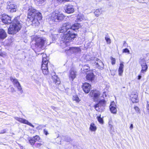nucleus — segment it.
<instances>
[{
  "instance_id": "f257e3e1",
  "label": "nucleus",
  "mask_w": 149,
  "mask_h": 149,
  "mask_svg": "<svg viewBox=\"0 0 149 149\" xmlns=\"http://www.w3.org/2000/svg\"><path fill=\"white\" fill-rule=\"evenodd\" d=\"M1 19L2 22L5 24H11L8 29V33L9 34H16L22 28V24L19 16L15 17L12 21L11 17L7 15L3 14L1 15Z\"/></svg>"
},
{
  "instance_id": "f03ea898",
  "label": "nucleus",
  "mask_w": 149,
  "mask_h": 149,
  "mask_svg": "<svg viewBox=\"0 0 149 149\" xmlns=\"http://www.w3.org/2000/svg\"><path fill=\"white\" fill-rule=\"evenodd\" d=\"M42 13L33 7H31L27 10V20L31 25L35 27L38 26L40 21L42 20Z\"/></svg>"
},
{
  "instance_id": "7ed1b4c3",
  "label": "nucleus",
  "mask_w": 149,
  "mask_h": 149,
  "mask_svg": "<svg viewBox=\"0 0 149 149\" xmlns=\"http://www.w3.org/2000/svg\"><path fill=\"white\" fill-rule=\"evenodd\" d=\"M32 41L34 42L31 45V47L34 51H37L39 49H44L45 45L47 44V41L45 38L39 37L37 36L33 38Z\"/></svg>"
},
{
  "instance_id": "20e7f679",
  "label": "nucleus",
  "mask_w": 149,
  "mask_h": 149,
  "mask_svg": "<svg viewBox=\"0 0 149 149\" xmlns=\"http://www.w3.org/2000/svg\"><path fill=\"white\" fill-rule=\"evenodd\" d=\"M81 25L79 23H75L71 25L69 22L63 23L62 26L58 30V32L63 33H65L66 32L69 30L75 31L80 28Z\"/></svg>"
},
{
  "instance_id": "39448f33",
  "label": "nucleus",
  "mask_w": 149,
  "mask_h": 149,
  "mask_svg": "<svg viewBox=\"0 0 149 149\" xmlns=\"http://www.w3.org/2000/svg\"><path fill=\"white\" fill-rule=\"evenodd\" d=\"M41 139L38 135H36L32 137H30L28 139L29 143L32 146L35 145L36 148L40 149L44 146V142L40 141Z\"/></svg>"
},
{
  "instance_id": "423d86ee",
  "label": "nucleus",
  "mask_w": 149,
  "mask_h": 149,
  "mask_svg": "<svg viewBox=\"0 0 149 149\" xmlns=\"http://www.w3.org/2000/svg\"><path fill=\"white\" fill-rule=\"evenodd\" d=\"M65 17V15L61 11L55 10L50 14L49 19L53 22H59L63 21Z\"/></svg>"
},
{
  "instance_id": "0eeeda50",
  "label": "nucleus",
  "mask_w": 149,
  "mask_h": 149,
  "mask_svg": "<svg viewBox=\"0 0 149 149\" xmlns=\"http://www.w3.org/2000/svg\"><path fill=\"white\" fill-rule=\"evenodd\" d=\"M41 54L42 55V57L41 69L43 73L45 75H47L49 73L47 66V64L49 62L48 57L45 54L43 53Z\"/></svg>"
},
{
  "instance_id": "6e6552de",
  "label": "nucleus",
  "mask_w": 149,
  "mask_h": 149,
  "mask_svg": "<svg viewBox=\"0 0 149 149\" xmlns=\"http://www.w3.org/2000/svg\"><path fill=\"white\" fill-rule=\"evenodd\" d=\"M64 34L63 38L64 41L67 42H70L73 41L74 39L76 38L77 34L75 33L72 30H69L67 31Z\"/></svg>"
},
{
  "instance_id": "1a4fd4ad",
  "label": "nucleus",
  "mask_w": 149,
  "mask_h": 149,
  "mask_svg": "<svg viewBox=\"0 0 149 149\" xmlns=\"http://www.w3.org/2000/svg\"><path fill=\"white\" fill-rule=\"evenodd\" d=\"M100 92L96 89H93L91 91L89 95L95 102L97 101L100 96Z\"/></svg>"
},
{
  "instance_id": "9d476101",
  "label": "nucleus",
  "mask_w": 149,
  "mask_h": 149,
  "mask_svg": "<svg viewBox=\"0 0 149 149\" xmlns=\"http://www.w3.org/2000/svg\"><path fill=\"white\" fill-rule=\"evenodd\" d=\"M139 63L141 67L140 73H145L147 71L148 69V66L146 63L145 60L144 58L140 59Z\"/></svg>"
},
{
  "instance_id": "9b49d317",
  "label": "nucleus",
  "mask_w": 149,
  "mask_h": 149,
  "mask_svg": "<svg viewBox=\"0 0 149 149\" xmlns=\"http://www.w3.org/2000/svg\"><path fill=\"white\" fill-rule=\"evenodd\" d=\"M130 97L131 100L133 103H136L139 102L138 94L136 91H132Z\"/></svg>"
},
{
  "instance_id": "f8f14e48",
  "label": "nucleus",
  "mask_w": 149,
  "mask_h": 149,
  "mask_svg": "<svg viewBox=\"0 0 149 149\" xmlns=\"http://www.w3.org/2000/svg\"><path fill=\"white\" fill-rule=\"evenodd\" d=\"M51 79H52V81H49V83L50 84H51L52 83L54 84L56 86H58L61 84V81L59 78L56 75L52 76Z\"/></svg>"
},
{
  "instance_id": "ddd939ff",
  "label": "nucleus",
  "mask_w": 149,
  "mask_h": 149,
  "mask_svg": "<svg viewBox=\"0 0 149 149\" xmlns=\"http://www.w3.org/2000/svg\"><path fill=\"white\" fill-rule=\"evenodd\" d=\"M77 72L74 69H71L69 71L68 75L69 80L71 81H73L76 77L77 75Z\"/></svg>"
},
{
  "instance_id": "4468645a",
  "label": "nucleus",
  "mask_w": 149,
  "mask_h": 149,
  "mask_svg": "<svg viewBox=\"0 0 149 149\" xmlns=\"http://www.w3.org/2000/svg\"><path fill=\"white\" fill-rule=\"evenodd\" d=\"M83 91L86 93H89L91 88V85L88 83L85 82L83 83L81 86Z\"/></svg>"
},
{
  "instance_id": "2eb2a0df",
  "label": "nucleus",
  "mask_w": 149,
  "mask_h": 149,
  "mask_svg": "<svg viewBox=\"0 0 149 149\" xmlns=\"http://www.w3.org/2000/svg\"><path fill=\"white\" fill-rule=\"evenodd\" d=\"M95 76L93 73V71L88 73L86 74V79L87 81L92 82L95 79Z\"/></svg>"
},
{
  "instance_id": "dca6fc26",
  "label": "nucleus",
  "mask_w": 149,
  "mask_h": 149,
  "mask_svg": "<svg viewBox=\"0 0 149 149\" xmlns=\"http://www.w3.org/2000/svg\"><path fill=\"white\" fill-rule=\"evenodd\" d=\"M80 49L78 47H70L68 49L65 50V52L67 54H72L77 53L80 50Z\"/></svg>"
},
{
  "instance_id": "f3484780",
  "label": "nucleus",
  "mask_w": 149,
  "mask_h": 149,
  "mask_svg": "<svg viewBox=\"0 0 149 149\" xmlns=\"http://www.w3.org/2000/svg\"><path fill=\"white\" fill-rule=\"evenodd\" d=\"M15 118L21 123L27 125L32 127H34L33 125L29 123L28 120L22 118L15 117Z\"/></svg>"
},
{
  "instance_id": "a211bd4d",
  "label": "nucleus",
  "mask_w": 149,
  "mask_h": 149,
  "mask_svg": "<svg viewBox=\"0 0 149 149\" xmlns=\"http://www.w3.org/2000/svg\"><path fill=\"white\" fill-rule=\"evenodd\" d=\"M65 12L68 14H71L74 12V10L73 6L70 4H68L65 6Z\"/></svg>"
},
{
  "instance_id": "6ab92c4d",
  "label": "nucleus",
  "mask_w": 149,
  "mask_h": 149,
  "mask_svg": "<svg viewBox=\"0 0 149 149\" xmlns=\"http://www.w3.org/2000/svg\"><path fill=\"white\" fill-rule=\"evenodd\" d=\"M82 73L83 74H87L91 71L93 70L90 69V67L88 64L82 66V68L81 69Z\"/></svg>"
},
{
  "instance_id": "aec40b11",
  "label": "nucleus",
  "mask_w": 149,
  "mask_h": 149,
  "mask_svg": "<svg viewBox=\"0 0 149 149\" xmlns=\"http://www.w3.org/2000/svg\"><path fill=\"white\" fill-rule=\"evenodd\" d=\"M116 105L114 101L111 102L109 106L110 110L113 114H116L117 112Z\"/></svg>"
},
{
  "instance_id": "412c9836",
  "label": "nucleus",
  "mask_w": 149,
  "mask_h": 149,
  "mask_svg": "<svg viewBox=\"0 0 149 149\" xmlns=\"http://www.w3.org/2000/svg\"><path fill=\"white\" fill-rule=\"evenodd\" d=\"M94 64L95 65L96 68L100 69H102L104 67V64L102 61L99 59H97L95 61Z\"/></svg>"
},
{
  "instance_id": "4be33fe9",
  "label": "nucleus",
  "mask_w": 149,
  "mask_h": 149,
  "mask_svg": "<svg viewBox=\"0 0 149 149\" xmlns=\"http://www.w3.org/2000/svg\"><path fill=\"white\" fill-rule=\"evenodd\" d=\"M7 8L11 12H15L16 11L17 6L12 3L10 2L8 3Z\"/></svg>"
},
{
  "instance_id": "5701e85b",
  "label": "nucleus",
  "mask_w": 149,
  "mask_h": 149,
  "mask_svg": "<svg viewBox=\"0 0 149 149\" xmlns=\"http://www.w3.org/2000/svg\"><path fill=\"white\" fill-rule=\"evenodd\" d=\"M10 79L13 83L14 85H17V87L18 89H19L20 90L22 89L21 85L17 79L15 78H13L12 77H10Z\"/></svg>"
},
{
  "instance_id": "b1692460",
  "label": "nucleus",
  "mask_w": 149,
  "mask_h": 149,
  "mask_svg": "<svg viewBox=\"0 0 149 149\" xmlns=\"http://www.w3.org/2000/svg\"><path fill=\"white\" fill-rule=\"evenodd\" d=\"M124 65L123 62L120 63L118 69V74L119 76H122L123 72Z\"/></svg>"
},
{
  "instance_id": "393cba45",
  "label": "nucleus",
  "mask_w": 149,
  "mask_h": 149,
  "mask_svg": "<svg viewBox=\"0 0 149 149\" xmlns=\"http://www.w3.org/2000/svg\"><path fill=\"white\" fill-rule=\"evenodd\" d=\"M97 129V127L94 123H91L89 127V130H90L91 132H95L96 130Z\"/></svg>"
},
{
  "instance_id": "a878e982",
  "label": "nucleus",
  "mask_w": 149,
  "mask_h": 149,
  "mask_svg": "<svg viewBox=\"0 0 149 149\" xmlns=\"http://www.w3.org/2000/svg\"><path fill=\"white\" fill-rule=\"evenodd\" d=\"M6 37V34L3 29H0V38L4 39Z\"/></svg>"
},
{
  "instance_id": "bb28decb",
  "label": "nucleus",
  "mask_w": 149,
  "mask_h": 149,
  "mask_svg": "<svg viewBox=\"0 0 149 149\" xmlns=\"http://www.w3.org/2000/svg\"><path fill=\"white\" fill-rule=\"evenodd\" d=\"M72 100L73 101H75L77 103L81 101V100L77 95H75L73 96Z\"/></svg>"
},
{
  "instance_id": "cd10ccee",
  "label": "nucleus",
  "mask_w": 149,
  "mask_h": 149,
  "mask_svg": "<svg viewBox=\"0 0 149 149\" xmlns=\"http://www.w3.org/2000/svg\"><path fill=\"white\" fill-rule=\"evenodd\" d=\"M33 1L36 4L39 5L44 3L46 0H33Z\"/></svg>"
},
{
  "instance_id": "c85d7f7f",
  "label": "nucleus",
  "mask_w": 149,
  "mask_h": 149,
  "mask_svg": "<svg viewBox=\"0 0 149 149\" xmlns=\"http://www.w3.org/2000/svg\"><path fill=\"white\" fill-rule=\"evenodd\" d=\"M97 118L100 123L101 124H103L104 123V121L103 119L101 118V115H100L99 116H97Z\"/></svg>"
},
{
  "instance_id": "c756f323",
  "label": "nucleus",
  "mask_w": 149,
  "mask_h": 149,
  "mask_svg": "<svg viewBox=\"0 0 149 149\" xmlns=\"http://www.w3.org/2000/svg\"><path fill=\"white\" fill-rule=\"evenodd\" d=\"M94 13L96 16L98 17L99 15H100V14L101 13L100 11V10L98 9H97L94 12Z\"/></svg>"
},
{
  "instance_id": "7c9ffc66",
  "label": "nucleus",
  "mask_w": 149,
  "mask_h": 149,
  "mask_svg": "<svg viewBox=\"0 0 149 149\" xmlns=\"http://www.w3.org/2000/svg\"><path fill=\"white\" fill-rule=\"evenodd\" d=\"M98 102L99 104L100 107H101L105 104L106 101L105 100L102 99L100 100Z\"/></svg>"
},
{
  "instance_id": "2f4dec72",
  "label": "nucleus",
  "mask_w": 149,
  "mask_h": 149,
  "mask_svg": "<svg viewBox=\"0 0 149 149\" xmlns=\"http://www.w3.org/2000/svg\"><path fill=\"white\" fill-rule=\"evenodd\" d=\"M110 59L111 60V63L112 65H115L116 64V61L115 58L112 57H110Z\"/></svg>"
},
{
  "instance_id": "473e14b6",
  "label": "nucleus",
  "mask_w": 149,
  "mask_h": 149,
  "mask_svg": "<svg viewBox=\"0 0 149 149\" xmlns=\"http://www.w3.org/2000/svg\"><path fill=\"white\" fill-rule=\"evenodd\" d=\"M122 53H127L129 54L130 53V51L127 48H125L122 50Z\"/></svg>"
},
{
  "instance_id": "72a5a7b5",
  "label": "nucleus",
  "mask_w": 149,
  "mask_h": 149,
  "mask_svg": "<svg viewBox=\"0 0 149 149\" xmlns=\"http://www.w3.org/2000/svg\"><path fill=\"white\" fill-rule=\"evenodd\" d=\"M105 39L107 42L108 44H110L111 43V40L108 37H105Z\"/></svg>"
},
{
  "instance_id": "f704fd0d",
  "label": "nucleus",
  "mask_w": 149,
  "mask_h": 149,
  "mask_svg": "<svg viewBox=\"0 0 149 149\" xmlns=\"http://www.w3.org/2000/svg\"><path fill=\"white\" fill-rule=\"evenodd\" d=\"M134 108L137 112L139 113H140V109L137 106H135L134 107Z\"/></svg>"
},
{
  "instance_id": "c9c22d12",
  "label": "nucleus",
  "mask_w": 149,
  "mask_h": 149,
  "mask_svg": "<svg viewBox=\"0 0 149 149\" xmlns=\"http://www.w3.org/2000/svg\"><path fill=\"white\" fill-rule=\"evenodd\" d=\"M100 107V106L98 102L95 104L94 106V108L95 109H96L97 108L99 107Z\"/></svg>"
},
{
  "instance_id": "e433bc0d",
  "label": "nucleus",
  "mask_w": 149,
  "mask_h": 149,
  "mask_svg": "<svg viewBox=\"0 0 149 149\" xmlns=\"http://www.w3.org/2000/svg\"><path fill=\"white\" fill-rule=\"evenodd\" d=\"M147 104L146 105V108L148 112L149 113V102L147 101Z\"/></svg>"
},
{
  "instance_id": "4c0bfd02",
  "label": "nucleus",
  "mask_w": 149,
  "mask_h": 149,
  "mask_svg": "<svg viewBox=\"0 0 149 149\" xmlns=\"http://www.w3.org/2000/svg\"><path fill=\"white\" fill-rule=\"evenodd\" d=\"M6 132V129H3L1 130L0 132V134L5 133Z\"/></svg>"
},
{
  "instance_id": "58836bf2",
  "label": "nucleus",
  "mask_w": 149,
  "mask_h": 149,
  "mask_svg": "<svg viewBox=\"0 0 149 149\" xmlns=\"http://www.w3.org/2000/svg\"><path fill=\"white\" fill-rule=\"evenodd\" d=\"M43 132L45 135H47L48 134V131L45 129L44 130Z\"/></svg>"
},
{
  "instance_id": "ea45409f",
  "label": "nucleus",
  "mask_w": 149,
  "mask_h": 149,
  "mask_svg": "<svg viewBox=\"0 0 149 149\" xmlns=\"http://www.w3.org/2000/svg\"><path fill=\"white\" fill-rule=\"evenodd\" d=\"M141 73L139 74L137 76V79L138 80H140L141 79Z\"/></svg>"
},
{
  "instance_id": "a19ab883",
  "label": "nucleus",
  "mask_w": 149,
  "mask_h": 149,
  "mask_svg": "<svg viewBox=\"0 0 149 149\" xmlns=\"http://www.w3.org/2000/svg\"><path fill=\"white\" fill-rule=\"evenodd\" d=\"M123 46L125 47H126L127 46V44L125 41H124L123 42Z\"/></svg>"
},
{
  "instance_id": "79ce46f5",
  "label": "nucleus",
  "mask_w": 149,
  "mask_h": 149,
  "mask_svg": "<svg viewBox=\"0 0 149 149\" xmlns=\"http://www.w3.org/2000/svg\"><path fill=\"white\" fill-rule=\"evenodd\" d=\"M130 130H132L133 128V125L132 124H131L130 127Z\"/></svg>"
},
{
  "instance_id": "37998d69",
  "label": "nucleus",
  "mask_w": 149,
  "mask_h": 149,
  "mask_svg": "<svg viewBox=\"0 0 149 149\" xmlns=\"http://www.w3.org/2000/svg\"><path fill=\"white\" fill-rule=\"evenodd\" d=\"M51 107H52V109H53L54 110H56V107H54V106H52Z\"/></svg>"
},
{
  "instance_id": "c03bdc74",
  "label": "nucleus",
  "mask_w": 149,
  "mask_h": 149,
  "mask_svg": "<svg viewBox=\"0 0 149 149\" xmlns=\"http://www.w3.org/2000/svg\"><path fill=\"white\" fill-rule=\"evenodd\" d=\"M69 0H62V2H68Z\"/></svg>"
},
{
  "instance_id": "a18cd8bd",
  "label": "nucleus",
  "mask_w": 149,
  "mask_h": 149,
  "mask_svg": "<svg viewBox=\"0 0 149 149\" xmlns=\"http://www.w3.org/2000/svg\"><path fill=\"white\" fill-rule=\"evenodd\" d=\"M57 0L59 2H62V0Z\"/></svg>"
},
{
  "instance_id": "49530a36",
  "label": "nucleus",
  "mask_w": 149,
  "mask_h": 149,
  "mask_svg": "<svg viewBox=\"0 0 149 149\" xmlns=\"http://www.w3.org/2000/svg\"><path fill=\"white\" fill-rule=\"evenodd\" d=\"M2 56V55L1 54H0V56Z\"/></svg>"
},
{
  "instance_id": "de8ad7c7",
  "label": "nucleus",
  "mask_w": 149,
  "mask_h": 149,
  "mask_svg": "<svg viewBox=\"0 0 149 149\" xmlns=\"http://www.w3.org/2000/svg\"><path fill=\"white\" fill-rule=\"evenodd\" d=\"M123 88H125V87H123Z\"/></svg>"
}]
</instances>
